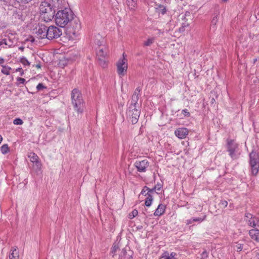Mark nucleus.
Returning <instances> with one entry per match:
<instances>
[{
	"instance_id": "nucleus-1",
	"label": "nucleus",
	"mask_w": 259,
	"mask_h": 259,
	"mask_svg": "<svg viewBox=\"0 0 259 259\" xmlns=\"http://www.w3.org/2000/svg\"><path fill=\"white\" fill-rule=\"evenodd\" d=\"M54 16L56 24L61 27H64L72 20L74 14L70 8L67 7L58 10Z\"/></svg>"
},
{
	"instance_id": "nucleus-2",
	"label": "nucleus",
	"mask_w": 259,
	"mask_h": 259,
	"mask_svg": "<svg viewBox=\"0 0 259 259\" xmlns=\"http://www.w3.org/2000/svg\"><path fill=\"white\" fill-rule=\"evenodd\" d=\"M51 3L45 1L39 6V13L41 19L45 22L51 21L55 16V10L53 9Z\"/></svg>"
},
{
	"instance_id": "nucleus-3",
	"label": "nucleus",
	"mask_w": 259,
	"mask_h": 259,
	"mask_svg": "<svg viewBox=\"0 0 259 259\" xmlns=\"http://www.w3.org/2000/svg\"><path fill=\"white\" fill-rule=\"evenodd\" d=\"M72 104L74 110L78 113H82L83 111L84 103L79 91L74 89L71 93Z\"/></svg>"
},
{
	"instance_id": "nucleus-4",
	"label": "nucleus",
	"mask_w": 259,
	"mask_h": 259,
	"mask_svg": "<svg viewBox=\"0 0 259 259\" xmlns=\"http://www.w3.org/2000/svg\"><path fill=\"white\" fill-rule=\"evenodd\" d=\"M249 164L252 174L256 176L259 170V154L254 150L249 154Z\"/></svg>"
},
{
	"instance_id": "nucleus-5",
	"label": "nucleus",
	"mask_w": 259,
	"mask_h": 259,
	"mask_svg": "<svg viewBox=\"0 0 259 259\" xmlns=\"http://www.w3.org/2000/svg\"><path fill=\"white\" fill-rule=\"evenodd\" d=\"M26 14V7L21 6L19 8H15L13 11L12 19L15 23H20L25 20Z\"/></svg>"
},
{
	"instance_id": "nucleus-6",
	"label": "nucleus",
	"mask_w": 259,
	"mask_h": 259,
	"mask_svg": "<svg viewBox=\"0 0 259 259\" xmlns=\"http://www.w3.org/2000/svg\"><path fill=\"white\" fill-rule=\"evenodd\" d=\"M97 60L99 64L103 67L107 66V57L108 49L106 46H103L101 48H96Z\"/></svg>"
},
{
	"instance_id": "nucleus-7",
	"label": "nucleus",
	"mask_w": 259,
	"mask_h": 259,
	"mask_svg": "<svg viewBox=\"0 0 259 259\" xmlns=\"http://www.w3.org/2000/svg\"><path fill=\"white\" fill-rule=\"evenodd\" d=\"M140 107H134L133 106H129L127 111L126 114L128 119L131 121L133 124L137 123L140 115Z\"/></svg>"
},
{
	"instance_id": "nucleus-8",
	"label": "nucleus",
	"mask_w": 259,
	"mask_h": 259,
	"mask_svg": "<svg viewBox=\"0 0 259 259\" xmlns=\"http://www.w3.org/2000/svg\"><path fill=\"white\" fill-rule=\"evenodd\" d=\"M126 55L124 53L122 54V57L120 58L117 62V72L119 75H124L127 72V60L126 59Z\"/></svg>"
},
{
	"instance_id": "nucleus-9",
	"label": "nucleus",
	"mask_w": 259,
	"mask_h": 259,
	"mask_svg": "<svg viewBox=\"0 0 259 259\" xmlns=\"http://www.w3.org/2000/svg\"><path fill=\"white\" fill-rule=\"evenodd\" d=\"M62 34V29L54 25L48 27L47 38L49 40L59 38Z\"/></svg>"
},
{
	"instance_id": "nucleus-10",
	"label": "nucleus",
	"mask_w": 259,
	"mask_h": 259,
	"mask_svg": "<svg viewBox=\"0 0 259 259\" xmlns=\"http://www.w3.org/2000/svg\"><path fill=\"white\" fill-rule=\"evenodd\" d=\"M48 27L43 24H38L33 29V33L38 39L47 38Z\"/></svg>"
},
{
	"instance_id": "nucleus-11",
	"label": "nucleus",
	"mask_w": 259,
	"mask_h": 259,
	"mask_svg": "<svg viewBox=\"0 0 259 259\" xmlns=\"http://www.w3.org/2000/svg\"><path fill=\"white\" fill-rule=\"evenodd\" d=\"M49 3H51V5L55 11L56 10L58 11L68 7V3L65 0H50Z\"/></svg>"
},
{
	"instance_id": "nucleus-12",
	"label": "nucleus",
	"mask_w": 259,
	"mask_h": 259,
	"mask_svg": "<svg viewBox=\"0 0 259 259\" xmlns=\"http://www.w3.org/2000/svg\"><path fill=\"white\" fill-rule=\"evenodd\" d=\"M69 32L75 35L80 29L81 25L79 20L77 18H74L70 21Z\"/></svg>"
},
{
	"instance_id": "nucleus-13",
	"label": "nucleus",
	"mask_w": 259,
	"mask_h": 259,
	"mask_svg": "<svg viewBox=\"0 0 259 259\" xmlns=\"http://www.w3.org/2000/svg\"><path fill=\"white\" fill-rule=\"evenodd\" d=\"M149 162L147 159L137 160L135 162L134 165L137 170L140 172H145L149 166Z\"/></svg>"
},
{
	"instance_id": "nucleus-14",
	"label": "nucleus",
	"mask_w": 259,
	"mask_h": 259,
	"mask_svg": "<svg viewBox=\"0 0 259 259\" xmlns=\"http://www.w3.org/2000/svg\"><path fill=\"white\" fill-rule=\"evenodd\" d=\"M238 144L234 142L233 140H230L227 143L228 151L229 152V155L233 158H236L235 154L236 149L238 148Z\"/></svg>"
},
{
	"instance_id": "nucleus-15",
	"label": "nucleus",
	"mask_w": 259,
	"mask_h": 259,
	"mask_svg": "<svg viewBox=\"0 0 259 259\" xmlns=\"http://www.w3.org/2000/svg\"><path fill=\"white\" fill-rule=\"evenodd\" d=\"M28 157L31 162H32L36 167L37 169H40L41 167V163L39 160L38 156L34 153L31 152L28 155Z\"/></svg>"
},
{
	"instance_id": "nucleus-16",
	"label": "nucleus",
	"mask_w": 259,
	"mask_h": 259,
	"mask_svg": "<svg viewBox=\"0 0 259 259\" xmlns=\"http://www.w3.org/2000/svg\"><path fill=\"white\" fill-rule=\"evenodd\" d=\"M189 131L187 128L182 127L177 129L175 134L179 139H184L188 135Z\"/></svg>"
},
{
	"instance_id": "nucleus-17",
	"label": "nucleus",
	"mask_w": 259,
	"mask_h": 259,
	"mask_svg": "<svg viewBox=\"0 0 259 259\" xmlns=\"http://www.w3.org/2000/svg\"><path fill=\"white\" fill-rule=\"evenodd\" d=\"M94 42L95 45L98 47V48H101L103 46H105L104 45L105 39L100 34H98L95 36Z\"/></svg>"
},
{
	"instance_id": "nucleus-18",
	"label": "nucleus",
	"mask_w": 259,
	"mask_h": 259,
	"mask_svg": "<svg viewBox=\"0 0 259 259\" xmlns=\"http://www.w3.org/2000/svg\"><path fill=\"white\" fill-rule=\"evenodd\" d=\"M249 235L252 239L259 242V230L252 229L249 231Z\"/></svg>"
},
{
	"instance_id": "nucleus-19",
	"label": "nucleus",
	"mask_w": 259,
	"mask_h": 259,
	"mask_svg": "<svg viewBox=\"0 0 259 259\" xmlns=\"http://www.w3.org/2000/svg\"><path fill=\"white\" fill-rule=\"evenodd\" d=\"M165 210V205L162 204H160L155 210L154 215L155 216H160L164 213Z\"/></svg>"
},
{
	"instance_id": "nucleus-20",
	"label": "nucleus",
	"mask_w": 259,
	"mask_h": 259,
	"mask_svg": "<svg viewBox=\"0 0 259 259\" xmlns=\"http://www.w3.org/2000/svg\"><path fill=\"white\" fill-rule=\"evenodd\" d=\"M246 243V241L244 240H240L238 242H235L233 247L235 249H236L237 251H241Z\"/></svg>"
},
{
	"instance_id": "nucleus-21",
	"label": "nucleus",
	"mask_w": 259,
	"mask_h": 259,
	"mask_svg": "<svg viewBox=\"0 0 259 259\" xmlns=\"http://www.w3.org/2000/svg\"><path fill=\"white\" fill-rule=\"evenodd\" d=\"M139 100V96L136 95V94H133L131 99V103L129 106H133L134 107H140L139 104L138 103V101Z\"/></svg>"
},
{
	"instance_id": "nucleus-22",
	"label": "nucleus",
	"mask_w": 259,
	"mask_h": 259,
	"mask_svg": "<svg viewBox=\"0 0 259 259\" xmlns=\"http://www.w3.org/2000/svg\"><path fill=\"white\" fill-rule=\"evenodd\" d=\"M137 0H126L127 5L131 10L134 11L137 6Z\"/></svg>"
},
{
	"instance_id": "nucleus-23",
	"label": "nucleus",
	"mask_w": 259,
	"mask_h": 259,
	"mask_svg": "<svg viewBox=\"0 0 259 259\" xmlns=\"http://www.w3.org/2000/svg\"><path fill=\"white\" fill-rule=\"evenodd\" d=\"M121 259H132V252L130 250L126 252L124 249L122 251Z\"/></svg>"
},
{
	"instance_id": "nucleus-24",
	"label": "nucleus",
	"mask_w": 259,
	"mask_h": 259,
	"mask_svg": "<svg viewBox=\"0 0 259 259\" xmlns=\"http://www.w3.org/2000/svg\"><path fill=\"white\" fill-rule=\"evenodd\" d=\"M164 254L165 255L162 256V258H163V259H177L176 257L177 254L176 252H172L169 255L168 252H165Z\"/></svg>"
},
{
	"instance_id": "nucleus-25",
	"label": "nucleus",
	"mask_w": 259,
	"mask_h": 259,
	"mask_svg": "<svg viewBox=\"0 0 259 259\" xmlns=\"http://www.w3.org/2000/svg\"><path fill=\"white\" fill-rule=\"evenodd\" d=\"M156 12L159 14H164L166 11L165 7L163 5H158L155 8Z\"/></svg>"
},
{
	"instance_id": "nucleus-26",
	"label": "nucleus",
	"mask_w": 259,
	"mask_h": 259,
	"mask_svg": "<svg viewBox=\"0 0 259 259\" xmlns=\"http://www.w3.org/2000/svg\"><path fill=\"white\" fill-rule=\"evenodd\" d=\"M6 46H8L9 47L14 46L16 41L14 38H6Z\"/></svg>"
},
{
	"instance_id": "nucleus-27",
	"label": "nucleus",
	"mask_w": 259,
	"mask_h": 259,
	"mask_svg": "<svg viewBox=\"0 0 259 259\" xmlns=\"http://www.w3.org/2000/svg\"><path fill=\"white\" fill-rule=\"evenodd\" d=\"M153 201V197L151 194H148L145 199V204L146 206H150Z\"/></svg>"
},
{
	"instance_id": "nucleus-28",
	"label": "nucleus",
	"mask_w": 259,
	"mask_h": 259,
	"mask_svg": "<svg viewBox=\"0 0 259 259\" xmlns=\"http://www.w3.org/2000/svg\"><path fill=\"white\" fill-rule=\"evenodd\" d=\"M155 38L154 37H150L145 41L143 43L144 47L150 46L154 42Z\"/></svg>"
},
{
	"instance_id": "nucleus-29",
	"label": "nucleus",
	"mask_w": 259,
	"mask_h": 259,
	"mask_svg": "<svg viewBox=\"0 0 259 259\" xmlns=\"http://www.w3.org/2000/svg\"><path fill=\"white\" fill-rule=\"evenodd\" d=\"M1 151L4 154H6L9 152V148L8 144H4L1 147Z\"/></svg>"
},
{
	"instance_id": "nucleus-30",
	"label": "nucleus",
	"mask_w": 259,
	"mask_h": 259,
	"mask_svg": "<svg viewBox=\"0 0 259 259\" xmlns=\"http://www.w3.org/2000/svg\"><path fill=\"white\" fill-rule=\"evenodd\" d=\"M3 68L2 69V72L5 74L8 75L10 74V70L11 68L8 66H3Z\"/></svg>"
},
{
	"instance_id": "nucleus-31",
	"label": "nucleus",
	"mask_w": 259,
	"mask_h": 259,
	"mask_svg": "<svg viewBox=\"0 0 259 259\" xmlns=\"http://www.w3.org/2000/svg\"><path fill=\"white\" fill-rule=\"evenodd\" d=\"M18 257V251L16 249H15L13 252L10 254V259H17Z\"/></svg>"
},
{
	"instance_id": "nucleus-32",
	"label": "nucleus",
	"mask_w": 259,
	"mask_h": 259,
	"mask_svg": "<svg viewBox=\"0 0 259 259\" xmlns=\"http://www.w3.org/2000/svg\"><path fill=\"white\" fill-rule=\"evenodd\" d=\"M206 218V215H204L202 218H193L192 221L194 222H198L199 223H201L204 220H205Z\"/></svg>"
},
{
	"instance_id": "nucleus-33",
	"label": "nucleus",
	"mask_w": 259,
	"mask_h": 259,
	"mask_svg": "<svg viewBox=\"0 0 259 259\" xmlns=\"http://www.w3.org/2000/svg\"><path fill=\"white\" fill-rule=\"evenodd\" d=\"M138 212L136 209H134L128 215V218L131 219H133L134 217L138 215Z\"/></svg>"
},
{
	"instance_id": "nucleus-34",
	"label": "nucleus",
	"mask_w": 259,
	"mask_h": 259,
	"mask_svg": "<svg viewBox=\"0 0 259 259\" xmlns=\"http://www.w3.org/2000/svg\"><path fill=\"white\" fill-rule=\"evenodd\" d=\"M13 123L15 125H22L23 121L21 119L17 118L14 120Z\"/></svg>"
},
{
	"instance_id": "nucleus-35",
	"label": "nucleus",
	"mask_w": 259,
	"mask_h": 259,
	"mask_svg": "<svg viewBox=\"0 0 259 259\" xmlns=\"http://www.w3.org/2000/svg\"><path fill=\"white\" fill-rule=\"evenodd\" d=\"M21 62L24 65H29L30 63L24 57L21 58Z\"/></svg>"
},
{
	"instance_id": "nucleus-36",
	"label": "nucleus",
	"mask_w": 259,
	"mask_h": 259,
	"mask_svg": "<svg viewBox=\"0 0 259 259\" xmlns=\"http://www.w3.org/2000/svg\"><path fill=\"white\" fill-rule=\"evenodd\" d=\"M208 256V253L205 250L201 254V259H206Z\"/></svg>"
},
{
	"instance_id": "nucleus-37",
	"label": "nucleus",
	"mask_w": 259,
	"mask_h": 259,
	"mask_svg": "<svg viewBox=\"0 0 259 259\" xmlns=\"http://www.w3.org/2000/svg\"><path fill=\"white\" fill-rule=\"evenodd\" d=\"M182 113L185 117H189L190 116V113L187 109H183Z\"/></svg>"
},
{
	"instance_id": "nucleus-38",
	"label": "nucleus",
	"mask_w": 259,
	"mask_h": 259,
	"mask_svg": "<svg viewBox=\"0 0 259 259\" xmlns=\"http://www.w3.org/2000/svg\"><path fill=\"white\" fill-rule=\"evenodd\" d=\"M218 16H216L214 17L211 21V25L215 26L218 22Z\"/></svg>"
},
{
	"instance_id": "nucleus-39",
	"label": "nucleus",
	"mask_w": 259,
	"mask_h": 259,
	"mask_svg": "<svg viewBox=\"0 0 259 259\" xmlns=\"http://www.w3.org/2000/svg\"><path fill=\"white\" fill-rule=\"evenodd\" d=\"M142 89L140 87H137L136 90H135V92L133 94H136V95H137L139 96V95L140 94V92H141Z\"/></svg>"
},
{
	"instance_id": "nucleus-40",
	"label": "nucleus",
	"mask_w": 259,
	"mask_h": 259,
	"mask_svg": "<svg viewBox=\"0 0 259 259\" xmlns=\"http://www.w3.org/2000/svg\"><path fill=\"white\" fill-rule=\"evenodd\" d=\"M249 224L250 226L252 227H254L256 226V224L255 223L254 218H252L250 220H249Z\"/></svg>"
},
{
	"instance_id": "nucleus-41",
	"label": "nucleus",
	"mask_w": 259,
	"mask_h": 259,
	"mask_svg": "<svg viewBox=\"0 0 259 259\" xmlns=\"http://www.w3.org/2000/svg\"><path fill=\"white\" fill-rule=\"evenodd\" d=\"M45 88L46 87L42 83H39L36 87V89L38 91H40Z\"/></svg>"
},
{
	"instance_id": "nucleus-42",
	"label": "nucleus",
	"mask_w": 259,
	"mask_h": 259,
	"mask_svg": "<svg viewBox=\"0 0 259 259\" xmlns=\"http://www.w3.org/2000/svg\"><path fill=\"white\" fill-rule=\"evenodd\" d=\"M118 249V247L117 245H114L112 248V253L113 255L116 252L117 250Z\"/></svg>"
},
{
	"instance_id": "nucleus-43",
	"label": "nucleus",
	"mask_w": 259,
	"mask_h": 259,
	"mask_svg": "<svg viewBox=\"0 0 259 259\" xmlns=\"http://www.w3.org/2000/svg\"><path fill=\"white\" fill-rule=\"evenodd\" d=\"M161 188V185L160 184H157L154 187V189L155 190L160 191Z\"/></svg>"
},
{
	"instance_id": "nucleus-44",
	"label": "nucleus",
	"mask_w": 259,
	"mask_h": 259,
	"mask_svg": "<svg viewBox=\"0 0 259 259\" xmlns=\"http://www.w3.org/2000/svg\"><path fill=\"white\" fill-rule=\"evenodd\" d=\"M220 204L223 206L224 207H227V205H228V202L226 200H222L221 201Z\"/></svg>"
},
{
	"instance_id": "nucleus-45",
	"label": "nucleus",
	"mask_w": 259,
	"mask_h": 259,
	"mask_svg": "<svg viewBox=\"0 0 259 259\" xmlns=\"http://www.w3.org/2000/svg\"><path fill=\"white\" fill-rule=\"evenodd\" d=\"M6 38L2 39L1 41H0V46L3 45H5L6 46Z\"/></svg>"
},
{
	"instance_id": "nucleus-46",
	"label": "nucleus",
	"mask_w": 259,
	"mask_h": 259,
	"mask_svg": "<svg viewBox=\"0 0 259 259\" xmlns=\"http://www.w3.org/2000/svg\"><path fill=\"white\" fill-rule=\"evenodd\" d=\"M154 191H155V190L154 189V188H153L152 189H150L149 188V190H148V191L147 192V193L145 194V195H147L148 194H150L149 193H153Z\"/></svg>"
},
{
	"instance_id": "nucleus-47",
	"label": "nucleus",
	"mask_w": 259,
	"mask_h": 259,
	"mask_svg": "<svg viewBox=\"0 0 259 259\" xmlns=\"http://www.w3.org/2000/svg\"><path fill=\"white\" fill-rule=\"evenodd\" d=\"M193 223V221H192V218L190 219H189V220H187L186 221V224L187 225H190V224H191Z\"/></svg>"
},
{
	"instance_id": "nucleus-48",
	"label": "nucleus",
	"mask_w": 259,
	"mask_h": 259,
	"mask_svg": "<svg viewBox=\"0 0 259 259\" xmlns=\"http://www.w3.org/2000/svg\"><path fill=\"white\" fill-rule=\"evenodd\" d=\"M5 63V60L2 58H0V65H1L2 66H4L3 64Z\"/></svg>"
},
{
	"instance_id": "nucleus-49",
	"label": "nucleus",
	"mask_w": 259,
	"mask_h": 259,
	"mask_svg": "<svg viewBox=\"0 0 259 259\" xmlns=\"http://www.w3.org/2000/svg\"><path fill=\"white\" fill-rule=\"evenodd\" d=\"M215 100L214 98H212L210 99V103L211 105H213L215 103Z\"/></svg>"
},
{
	"instance_id": "nucleus-50",
	"label": "nucleus",
	"mask_w": 259,
	"mask_h": 259,
	"mask_svg": "<svg viewBox=\"0 0 259 259\" xmlns=\"http://www.w3.org/2000/svg\"><path fill=\"white\" fill-rule=\"evenodd\" d=\"M246 217L250 219L252 218V215L250 213H247L246 215Z\"/></svg>"
},
{
	"instance_id": "nucleus-51",
	"label": "nucleus",
	"mask_w": 259,
	"mask_h": 259,
	"mask_svg": "<svg viewBox=\"0 0 259 259\" xmlns=\"http://www.w3.org/2000/svg\"><path fill=\"white\" fill-rule=\"evenodd\" d=\"M17 81H25V79L23 78L18 77L17 78Z\"/></svg>"
},
{
	"instance_id": "nucleus-52",
	"label": "nucleus",
	"mask_w": 259,
	"mask_h": 259,
	"mask_svg": "<svg viewBox=\"0 0 259 259\" xmlns=\"http://www.w3.org/2000/svg\"><path fill=\"white\" fill-rule=\"evenodd\" d=\"M144 190H145V191H148V190H149V188L147 186H145L143 189Z\"/></svg>"
},
{
	"instance_id": "nucleus-53",
	"label": "nucleus",
	"mask_w": 259,
	"mask_h": 259,
	"mask_svg": "<svg viewBox=\"0 0 259 259\" xmlns=\"http://www.w3.org/2000/svg\"><path fill=\"white\" fill-rule=\"evenodd\" d=\"M146 191H145V190H144L143 189V190H142V191H141V194H146Z\"/></svg>"
},
{
	"instance_id": "nucleus-54",
	"label": "nucleus",
	"mask_w": 259,
	"mask_h": 259,
	"mask_svg": "<svg viewBox=\"0 0 259 259\" xmlns=\"http://www.w3.org/2000/svg\"><path fill=\"white\" fill-rule=\"evenodd\" d=\"M41 67L40 65L39 64H38L37 65H36V67L38 68H40Z\"/></svg>"
},
{
	"instance_id": "nucleus-55",
	"label": "nucleus",
	"mask_w": 259,
	"mask_h": 259,
	"mask_svg": "<svg viewBox=\"0 0 259 259\" xmlns=\"http://www.w3.org/2000/svg\"><path fill=\"white\" fill-rule=\"evenodd\" d=\"M3 141V137L2 136L0 135V144L1 143V142H2Z\"/></svg>"
},
{
	"instance_id": "nucleus-56",
	"label": "nucleus",
	"mask_w": 259,
	"mask_h": 259,
	"mask_svg": "<svg viewBox=\"0 0 259 259\" xmlns=\"http://www.w3.org/2000/svg\"><path fill=\"white\" fill-rule=\"evenodd\" d=\"M19 49L21 50H23V47H20Z\"/></svg>"
},
{
	"instance_id": "nucleus-57",
	"label": "nucleus",
	"mask_w": 259,
	"mask_h": 259,
	"mask_svg": "<svg viewBox=\"0 0 259 259\" xmlns=\"http://www.w3.org/2000/svg\"><path fill=\"white\" fill-rule=\"evenodd\" d=\"M227 0H222L223 2H227Z\"/></svg>"
},
{
	"instance_id": "nucleus-58",
	"label": "nucleus",
	"mask_w": 259,
	"mask_h": 259,
	"mask_svg": "<svg viewBox=\"0 0 259 259\" xmlns=\"http://www.w3.org/2000/svg\"><path fill=\"white\" fill-rule=\"evenodd\" d=\"M21 69V68H18V69H17V70H20Z\"/></svg>"
},
{
	"instance_id": "nucleus-59",
	"label": "nucleus",
	"mask_w": 259,
	"mask_h": 259,
	"mask_svg": "<svg viewBox=\"0 0 259 259\" xmlns=\"http://www.w3.org/2000/svg\"><path fill=\"white\" fill-rule=\"evenodd\" d=\"M20 82L23 84L25 82L22 81V82Z\"/></svg>"
}]
</instances>
